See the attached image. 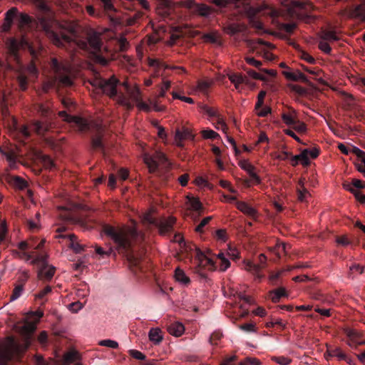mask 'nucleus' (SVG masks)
I'll list each match as a JSON object with an SVG mask.
<instances>
[{"label": "nucleus", "mask_w": 365, "mask_h": 365, "mask_svg": "<svg viewBox=\"0 0 365 365\" xmlns=\"http://www.w3.org/2000/svg\"><path fill=\"white\" fill-rule=\"evenodd\" d=\"M24 290V287H23V284H15L12 293L10 296L9 300L11 302H13L18 299L22 295Z\"/></svg>", "instance_id": "37"}, {"label": "nucleus", "mask_w": 365, "mask_h": 365, "mask_svg": "<svg viewBox=\"0 0 365 365\" xmlns=\"http://www.w3.org/2000/svg\"><path fill=\"white\" fill-rule=\"evenodd\" d=\"M267 261V257L264 254H261L259 255V264L253 265L252 264V279L255 280H260L264 277V275L259 273V271L262 268L265 266Z\"/></svg>", "instance_id": "25"}, {"label": "nucleus", "mask_w": 365, "mask_h": 365, "mask_svg": "<svg viewBox=\"0 0 365 365\" xmlns=\"http://www.w3.org/2000/svg\"><path fill=\"white\" fill-rule=\"evenodd\" d=\"M297 193L298 200L301 202L307 200L310 196V193L306 187H297Z\"/></svg>", "instance_id": "45"}, {"label": "nucleus", "mask_w": 365, "mask_h": 365, "mask_svg": "<svg viewBox=\"0 0 365 365\" xmlns=\"http://www.w3.org/2000/svg\"><path fill=\"white\" fill-rule=\"evenodd\" d=\"M78 359V353L76 351H71L64 354L63 358V365H68Z\"/></svg>", "instance_id": "38"}, {"label": "nucleus", "mask_w": 365, "mask_h": 365, "mask_svg": "<svg viewBox=\"0 0 365 365\" xmlns=\"http://www.w3.org/2000/svg\"><path fill=\"white\" fill-rule=\"evenodd\" d=\"M95 133L91 138V148L93 150L100 151L103 156H106V148L103 141L104 130L101 125L96 124L94 126Z\"/></svg>", "instance_id": "13"}, {"label": "nucleus", "mask_w": 365, "mask_h": 365, "mask_svg": "<svg viewBox=\"0 0 365 365\" xmlns=\"http://www.w3.org/2000/svg\"><path fill=\"white\" fill-rule=\"evenodd\" d=\"M229 79L235 84V88L239 91H242L246 87H250L249 78L239 73H231L229 75Z\"/></svg>", "instance_id": "17"}, {"label": "nucleus", "mask_w": 365, "mask_h": 365, "mask_svg": "<svg viewBox=\"0 0 365 365\" xmlns=\"http://www.w3.org/2000/svg\"><path fill=\"white\" fill-rule=\"evenodd\" d=\"M319 151L317 148L304 149L299 154L300 163L304 166L309 165L311 158H316L319 155Z\"/></svg>", "instance_id": "18"}, {"label": "nucleus", "mask_w": 365, "mask_h": 365, "mask_svg": "<svg viewBox=\"0 0 365 365\" xmlns=\"http://www.w3.org/2000/svg\"><path fill=\"white\" fill-rule=\"evenodd\" d=\"M321 38L329 42L336 41L339 39V35L334 31H324L321 34Z\"/></svg>", "instance_id": "33"}, {"label": "nucleus", "mask_w": 365, "mask_h": 365, "mask_svg": "<svg viewBox=\"0 0 365 365\" xmlns=\"http://www.w3.org/2000/svg\"><path fill=\"white\" fill-rule=\"evenodd\" d=\"M262 63L252 58V66L255 67L257 71L252 69V78L259 79L262 81H267L269 77H274L277 71L274 69L262 68Z\"/></svg>", "instance_id": "14"}, {"label": "nucleus", "mask_w": 365, "mask_h": 365, "mask_svg": "<svg viewBox=\"0 0 365 365\" xmlns=\"http://www.w3.org/2000/svg\"><path fill=\"white\" fill-rule=\"evenodd\" d=\"M283 122L289 126H293L295 122L298 120L295 111L290 113H284L282 115Z\"/></svg>", "instance_id": "30"}, {"label": "nucleus", "mask_w": 365, "mask_h": 365, "mask_svg": "<svg viewBox=\"0 0 365 365\" xmlns=\"http://www.w3.org/2000/svg\"><path fill=\"white\" fill-rule=\"evenodd\" d=\"M351 151L357 156L365 167V152L355 146L353 147Z\"/></svg>", "instance_id": "54"}, {"label": "nucleus", "mask_w": 365, "mask_h": 365, "mask_svg": "<svg viewBox=\"0 0 365 365\" xmlns=\"http://www.w3.org/2000/svg\"><path fill=\"white\" fill-rule=\"evenodd\" d=\"M59 237L62 238H68L70 240L69 247H71L76 253L80 254L84 250L85 247L77 241V237L74 234L61 235H59Z\"/></svg>", "instance_id": "24"}, {"label": "nucleus", "mask_w": 365, "mask_h": 365, "mask_svg": "<svg viewBox=\"0 0 365 365\" xmlns=\"http://www.w3.org/2000/svg\"><path fill=\"white\" fill-rule=\"evenodd\" d=\"M188 201L191 209L193 211L197 212L198 215H201L203 210V206L201 202L199 200V199L191 197H188Z\"/></svg>", "instance_id": "32"}, {"label": "nucleus", "mask_w": 365, "mask_h": 365, "mask_svg": "<svg viewBox=\"0 0 365 365\" xmlns=\"http://www.w3.org/2000/svg\"><path fill=\"white\" fill-rule=\"evenodd\" d=\"M37 111L42 119L34 120L30 125V129L39 135H43L52 128L56 115L48 104L38 105Z\"/></svg>", "instance_id": "4"}, {"label": "nucleus", "mask_w": 365, "mask_h": 365, "mask_svg": "<svg viewBox=\"0 0 365 365\" xmlns=\"http://www.w3.org/2000/svg\"><path fill=\"white\" fill-rule=\"evenodd\" d=\"M13 185L20 190H23L27 186V182L21 177L14 176L11 179Z\"/></svg>", "instance_id": "41"}, {"label": "nucleus", "mask_w": 365, "mask_h": 365, "mask_svg": "<svg viewBox=\"0 0 365 365\" xmlns=\"http://www.w3.org/2000/svg\"><path fill=\"white\" fill-rule=\"evenodd\" d=\"M201 133L204 138L212 140L220 138V135L212 130H203Z\"/></svg>", "instance_id": "46"}, {"label": "nucleus", "mask_w": 365, "mask_h": 365, "mask_svg": "<svg viewBox=\"0 0 365 365\" xmlns=\"http://www.w3.org/2000/svg\"><path fill=\"white\" fill-rule=\"evenodd\" d=\"M272 360L279 365H289L292 359L284 356H272Z\"/></svg>", "instance_id": "47"}, {"label": "nucleus", "mask_w": 365, "mask_h": 365, "mask_svg": "<svg viewBox=\"0 0 365 365\" xmlns=\"http://www.w3.org/2000/svg\"><path fill=\"white\" fill-rule=\"evenodd\" d=\"M83 305L81 302H76L69 304V309L71 312L76 313L83 307Z\"/></svg>", "instance_id": "63"}, {"label": "nucleus", "mask_w": 365, "mask_h": 365, "mask_svg": "<svg viewBox=\"0 0 365 365\" xmlns=\"http://www.w3.org/2000/svg\"><path fill=\"white\" fill-rule=\"evenodd\" d=\"M51 291H52L51 287V286H46L42 290H41L40 292H38V293L34 294L35 299H36L43 300L47 294H48L49 293H51Z\"/></svg>", "instance_id": "50"}, {"label": "nucleus", "mask_w": 365, "mask_h": 365, "mask_svg": "<svg viewBox=\"0 0 365 365\" xmlns=\"http://www.w3.org/2000/svg\"><path fill=\"white\" fill-rule=\"evenodd\" d=\"M336 242L341 246L346 247L351 245V241L349 240L346 235H342L336 237Z\"/></svg>", "instance_id": "60"}, {"label": "nucleus", "mask_w": 365, "mask_h": 365, "mask_svg": "<svg viewBox=\"0 0 365 365\" xmlns=\"http://www.w3.org/2000/svg\"><path fill=\"white\" fill-rule=\"evenodd\" d=\"M50 67L55 75V80L60 84L64 86H71L73 84L68 66L53 58L50 62Z\"/></svg>", "instance_id": "8"}, {"label": "nucleus", "mask_w": 365, "mask_h": 365, "mask_svg": "<svg viewBox=\"0 0 365 365\" xmlns=\"http://www.w3.org/2000/svg\"><path fill=\"white\" fill-rule=\"evenodd\" d=\"M283 75L287 78L292 81H300L304 83L308 82V78L306 77V76L298 71L296 72L283 71Z\"/></svg>", "instance_id": "28"}, {"label": "nucleus", "mask_w": 365, "mask_h": 365, "mask_svg": "<svg viewBox=\"0 0 365 365\" xmlns=\"http://www.w3.org/2000/svg\"><path fill=\"white\" fill-rule=\"evenodd\" d=\"M167 330L170 334L175 336H180L183 334L185 328L182 324L180 322H175L169 324Z\"/></svg>", "instance_id": "27"}, {"label": "nucleus", "mask_w": 365, "mask_h": 365, "mask_svg": "<svg viewBox=\"0 0 365 365\" xmlns=\"http://www.w3.org/2000/svg\"><path fill=\"white\" fill-rule=\"evenodd\" d=\"M14 19H17L18 27L21 32L32 27L34 21L32 17L25 13H19L17 8L12 7L5 14L4 22L2 26L4 31L9 32L10 31Z\"/></svg>", "instance_id": "5"}, {"label": "nucleus", "mask_w": 365, "mask_h": 365, "mask_svg": "<svg viewBox=\"0 0 365 365\" xmlns=\"http://www.w3.org/2000/svg\"><path fill=\"white\" fill-rule=\"evenodd\" d=\"M212 219V216H208L202 219L199 225L195 228V231L198 233L204 232L205 227L211 221Z\"/></svg>", "instance_id": "43"}, {"label": "nucleus", "mask_w": 365, "mask_h": 365, "mask_svg": "<svg viewBox=\"0 0 365 365\" xmlns=\"http://www.w3.org/2000/svg\"><path fill=\"white\" fill-rule=\"evenodd\" d=\"M103 232L113 240L118 251L126 257L130 267L141 270L140 256L135 255L133 245L141 244L145 240V235L135 227L115 228L110 225H104Z\"/></svg>", "instance_id": "1"}, {"label": "nucleus", "mask_w": 365, "mask_h": 365, "mask_svg": "<svg viewBox=\"0 0 365 365\" xmlns=\"http://www.w3.org/2000/svg\"><path fill=\"white\" fill-rule=\"evenodd\" d=\"M341 15L348 19L365 21V3L349 6L341 11Z\"/></svg>", "instance_id": "15"}, {"label": "nucleus", "mask_w": 365, "mask_h": 365, "mask_svg": "<svg viewBox=\"0 0 365 365\" xmlns=\"http://www.w3.org/2000/svg\"><path fill=\"white\" fill-rule=\"evenodd\" d=\"M7 43L11 56L18 61L19 45L17 41L15 38H9Z\"/></svg>", "instance_id": "31"}, {"label": "nucleus", "mask_w": 365, "mask_h": 365, "mask_svg": "<svg viewBox=\"0 0 365 365\" xmlns=\"http://www.w3.org/2000/svg\"><path fill=\"white\" fill-rule=\"evenodd\" d=\"M344 187L346 190L355 194L359 192L355 188L361 189L365 187V183L359 179H354L351 183H344Z\"/></svg>", "instance_id": "29"}, {"label": "nucleus", "mask_w": 365, "mask_h": 365, "mask_svg": "<svg viewBox=\"0 0 365 365\" xmlns=\"http://www.w3.org/2000/svg\"><path fill=\"white\" fill-rule=\"evenodd\" d=\"M236 206L237 208L240 210L242 212L250 215H251V207L245 203V202L242 201H237L236 202Z\"/></svg>", "instance_id": "42"}, {"label": "nucleus", "mask_w": 365, "mask_h": 365, "mask_svg": "<svg viewBox=\"0 0 365 365\" xmlns=\"http://www.w3.org/2000/svg\"><path fill=\"white\" fill-rule=\"evenodd\" d=\"M319 48L321 51L326 53H329L331 52V47L329 46V42L321 38L319 43Z\"/></svg>", "instance_id": "55"}, {"label": "nucleus", "mask_w": 365, "mask_h": 365, "mask_svg": "<svg viewBox=\"0 0 365 365\" xmlns=\"http://www.w3.org/2000/svg\"><path fill=\"white\" fill-rule=\"evenodd\" d=\"M327 350L324 354V356L327 361H329L330 358L333 356H336L339 361L347 360V356L342 351L340 348L336 347L331 349L327 344Z\"/></svg>", "instance_id": "23"}, {"label": "nucleus", "mask_w": 365, "mask_h": 365, "mask_svg": "<svg viewBox=\"0 0 365 365\" xmlns=\"http://www.w3.org/2000/svg\"><path fill=\"white\" fill-rule=\"evenodd\" d=\"M238 165L245 170L247 172L250 176H251V163L248 160H240Z\"/></svg>", "instance_id": "57"}, {"label": "nucleus", "mask_w": 365, "mask_h": 365, "mask_svg": "<svg viewBox=\"0 0 365 365\" xmlns=\"http://www.w3.org/2000/svg\"><path fill=\"white\" fill-rule=\"evenodd\" d=\"M195 12L202 16L207 17L210 14L211 9L205 4H197L196 6Z\"/></svg>", "instance_id": "40"}, {"label": "nucleus", "mask_w": 365, "mask_h": 365, "mask_svg": "<svg viewBox=\"0 0 365 365\" xmlns=\"http://www.w3.org/2000/svg\"><path fill=\"white\" fill-rule=\"evenodd\" d=\"M344 332L351 341H354L360 337L361 334L355 329H345Z\"/></svg>", "instance_id": "53"}, {"label": "nucleus", "mask_w": 365, "mask_h": 365, "mask_svg": "<svg viewBox=\"0 0 365 365\" xmlns=\"http://www.w3.org/2000/svg\"><path fill=\"white\" fill-rule=\"evenodd\" d=\"M282 4L287 7V11L291 15H297L298 11L302 7V4L298 1L278 0Z\"/></svg>", "instance_id": "26"}, {"label": "nucleus", "mask_w": 365, "mask_h": 365, "mask_svg": "<svg viewBox=\"0 0 365 365\" xmlns=\"http://www.w3.org/2000/svg\"><path fill=\"white\" fill-rule=\"evenodd\" d=\"M289 245L283 242L277 243L275 247L273 248V252L279 257H281L282 253L287 254V250L289 248Z\"/></svg>", "instance_id": "39"}, {"label": "nucleus", "mask_w": 365, "mask_h": 365, "mask_svg": "<svg viewBox=\"0 0 365 365\" xmlns=\"http://www.w3.org/2000/svg\"><path fill=\"white\" fill-rule=\"evenodd\" d=\"M292 269V267H289L287 269H281L276 272H272L269 274L268 277V281L271 284H277L279 282V278L284 274V273L287 271H289Z\"/></svg>", "instance_id": "34"}, {"label": "nucleus", "mask_w": 365, "mask_h": 365, "mask_svg": "<svg viewBox=\"0 0 365 365\" xmlns=\"http://www.w3.org/2000/svg\"><path fill=\"white\" fill-rule=\"evenodd\" d=\"M219 7H226L233 5L241 16L247 18L248 22H251V4L250 0H210Z\"/></svg>", "instance_id": "9"}, {"label": "nucleus", "mask_w": 365, "mask_h": 365, "mask_svg": "<svg viewBox=\"0 0 365 365\" xmlns=\"http://www.w3.org/2000/svg\"><path fill=\"white\" fill-rule=\"evenodd\" d=\"M175 277L178 282H181L183 284H188L190 282L189 277L186 276L184 271L180 268H177L175 269Z\"/></svg>", "instance_id": "36"}, {"label": "nucleus", "mask_w": 365, "mask_h": 365, "mask_svg": "<svg viewBox=\"0 0 365 365\" xmlns=\"http://www.w3.org/2000/svg\"><path fill=\"white\" fill-rule=\"evenodd\" d=\"M350 274L351 275H356V274H361L364 271V267L359 264H354L349 267Z\"/></svg>", "instance_id": "49"}, {"label": "nucleus", "mask_w": 365, "mask_h": 365, "mask_svg": "<svg viewBox=\"0 0 365 365\" xmlns=\"http://www.w3.org/2000/svg\"><path fill=\"white\" fill-rule=\"evenodd\" d=\"M32 317H36L35 322L26 320L22 326L19 327V334L23 337L25 344L29 346L33 340V334L36 329V324L38 320L43 317V313L42 312H31Z\"/></svg>", "instance_id": "10"}, {"label": "nucleus", "mask_w": 365, "mask_h": 365, "mask_svg": "<svg viewBox=\"0 0 365 365\" xmlns=\"http://www.w3.org/2000/svg\"><path fill=\"white\" fill-rule=\"evenodd\" d=\"M170 81H164L163 85L161 86L160 93L158 96H157L158 98H164L165 96L167 91H168L170 88Z\"/></svg>", "instance_id": "56"}, {"label": "nucleus", "mask_w": 365, "mask_h": 365, "mask_svg": "<svg viewBox=\"0 0 365 365\" xmlns=\"http://www.w3.org/2000/svg\"><path fill=\"white\" fill-rule=\"evenodd\" d=\"M265 96L266 92L264 91H261L257 96L255 110L257 115L259 117L267 116L269 113H271V108L268 106H262Z\"/></svg>", "instance_id": "16"}, {"label": "nucleus", "mask_w": 365, "mask_h": 365, "mask_svg": "<svg viewBox=\"0 0 365 365\" xmlns=\"http://www.w3.org/2000/svg\"><path fill=\"white\" fill-rule=\"evenodd\" d=\"M56 268L52 265H46L39 267L38 272V277L41 280L49 281L52 279L55 274Z\"/></svg>", "instance_id": "22"}, {"label": "nucleus", "mask_w": 365, "mask_h": 365, "mask_svg": "<svg viewBox=\"0 0 365 365\" xmlns=\"http://www.w3.org/2000/svg\"><path fill=\"white\" fill-rule=\"evenodd\" d=\"M122 86L124 88L125 91L128 95V99L130 98L134 102H137L140 100V91L138 86L131 87L127 81L122 82Z\"/></svg>", "instance_id": "21"}, {"label": "nucleus", "mask_w": 365, "mask_h": 365, "mask_svg": "<svg viewBox=\"0 0 365 365\" xmlns=\"http://www.w3.org/2000/svg\"><path fill=\"white\" fill-rule=\"evenodd\" d=\"M220 269L222 272H225L227 269L230 266V262L226 257H221L220 260L218 262Z\"/></svg>", "instance_id": "59"}, {"label": "nucleus", "mask_w": 365, "mask_h": 365, "mask_svg": "<svg viewBox=\"0 0 365 365\" xmlns=\"http://www.w3.org/2000/svg\"><path fill=\"white\" fill-rule=\"evenodd\" d=\"M142 220L146 225L156 227L161 235H165L173 230L176 219L174 217L157 219L153 217L150 212H145L142 217Z\"/></svg>", "instance_id": "7"}, {"label": "nucleus", "mask_w": 365, "mask_h": 365, "mask_svg": "<svg viewBox=\"0 0 365 365\" xmlns=\"http://www.w3.org/2000/svg\"><path fill=\"white\" fill-rule=\"evenodd\" d=\"M6 234H7L6 225L5 223L1 222L0 224V244L5 242Z\"/></svg>", "instance_id": "62"}, {"label": "nucleus", "mask_w": 365, "mask_h": 365, "mask_svg": "<svg viewBox=\"0 0 365 365\" xmlns=\"http://www.w3.org/2000/svg\"><path fill=\"white\" fill-rule=\"evenodd\" d=\"M98 4L112 21L118 23V20L112 16V14L115 13L117 11L113 5V0H98Z\"/></svg>", "instance_id": "20"}, {"label": "nucleus", "mask_w": 365, "mask_h": 365, "mask_svg": "<svg viewBox=\"0 0 365 365\" xmlns=\"http://www.w3.org/2000/svg\"><path fill=\"white\" fill-rule=\"evenodd\" d=\"M61 103L63 107L67 109V110H61L58 113V117L62 120L68 123H73L81 132L91 131L92 126L86 119L68 113V112H71V108L73 107V102L71 100L62 98Z\"/></svg>", "instance_id": "6"}, {"label": "nucleus", "mask_w": 365, "mask_h": 365, "mask_svg": "<svg viewBox=\"0 0 365 365\" xmlns=\"http://www.w3.org/2000/svg\"><path fill=\"white\" fill-rule=\"evenodd\" d=\"M272 299L273 302H277L282 297L286 296V290L283 287L275 289L272 292Z\"/></svg>", "instance_id": "48"}, {"label": "nucleus", "mask_w": 365, "mask_h": 365, "mask_svg": "<svg viewBox=\"0 0 365 365\" xmlns=\"http://www.w3.org/2000/svg\"><path fill=\"white\" fill-rule=\"evenodd\" d=\"M17 80H18V83H19L20 88L23 91L26 90L27 88V85H28V79H27L26 76L21 74L18 76Z\"/></svg>", "instance_id": "61"}, {"label": "nucleus", "mask_w": 365, "mask_h": 365, "mask_svg": "<svg viewBox=\"0 0 365 365\" xmlns=\"http://www.w3.org/2000/svg\"><path fill=\"white\" fill-rule=\"evenodd\" d=\"M90 83L98 91V93L101 92L107 95L127 109L133 108L128 97L121 91H118V86H122V83L115 76H112L109 78H103L98 73L90 81Z\"/></svg>", "instance_id": "2"}, {"label": "nucleus", "mask_w": 365, "mask_h": 365, "mask_svg": "<svg viewBox=\"0 0 365 365\" xmlns=\"http://www.w3.org/2000/svg\"><path fill=\"white\" fill-rule=\"evenodd\" d=\"M16 350V344L13 338L0 341V365H7L11 361Z\"/></svg>", "instance_id": "12"}, {"label": "nucleus", "mask_w": 365, "mask_h": 365, "mask_svg": "<svg viewBox=\"0 0 365 365\" xmlns=\"http://www.w3.org/2000/svg\"><path fill=\"white\" fill-rule=\"evenodd\" d=\"M240 299V308L242 309L241 315L245 317L249 313V307L251 305V298L247 294L240 291L237 293Z\"/></svg>", "instance_id": "19"}, {"label": "nucleus", "mask_w": 365, "mask_h": 365, "mask_svg": "<svg viewBox=\"0 0 365 365\" xmlns=\"http://www.w3.org/2000/svg\"><path fill=\"white\" fill-rule=\"evenodd\" d=\"M292 128L298 133H305L307 130V125L297 120Z\"/></svg>", "instance_id": "58"}, {"label": "nucleus", "mask_w": 365, "mask_h": 365, "mask_svg": "<svg viewBox=\"0 0 365 365\" xmlns=\"http://www.w3.org/2000/svg\"><path fill=\"white\" fill-rule=\"evenodd\" d=\"M100 346H106L112 349H117L118 347V343L111 339H104L98 342Z\"/></svg>", "instance_id": "52"}, {"label": "nucleus", "mask_w": 365, "mask_h": 365, "mask_svg": "<svg viewBox=\"0 0 365 365\" xmlns=\"http://www.w3.org/2000/svg\"><path fill=\"white\" fill-rule=\"evenodd\" d=\"M46 257L47 256L46 255H38L32 260L31 263L33 264H39L40 267H44L48 264L46 262Z\"/></svg>", "instance_id": "51"}, {"label": "nucleus", "mask_w": 365, "mask_h": 365, "mask_svg": "<svg viewBox=\"0 0 365 365\" xmlns=\"http://www.w3.org/2000/svg\"><path fill=\"white\" fill-rule=\"evenodd\" d=\"M143 161L148 166L149 172L151 173H155L160 165H163L165 168L170 165L166 155L161 152H155L153 155L145 154Z\"/></svg>", "instance_id": "11"}, {"label": "nucleus", "mask_w": 365, "mask_h": 365, "mask_svg": "<svg viewBox=\"0 0 365 365\" xmlns=\"http://www.w3.org/2000/svg\"><path fill=\"white\" fill-rule=\"evenodd\" d=\"M161 331L160 329H151L149 331V339L155 344H159L163 340V336L160 334Z\"/></svg>", "instance_id": "35"}, {"label": "nucleus", "mask_w": 365, "mask_h": 365, "mask_svg": "<svg viewBox=\"0 0 365 365\" xmlns=\"http://www.w3.org/2000/svg\"><path fill=\"white\" fill-rule=\"evenodd\" d=\"M130 355L138 360H144L145 359V356L140 351L138 350L131 349L129 351Z\"/></svg>", "instance_id": "64"}, {"label": "nucleus", "mask_w": 365, "mask_h": 365, "mask_svg": "<svg viewBox=\"0 0 365 365\" xmlns=\"http://www.w3.org/2000/svg\"><path fill=\"white\" fill-rule=\"evenodd\" d=\"M68 30L71 31V34H68L72 36L71 42H63L60 45H56L58 47H63L66 49L75 48L80 47L82 49L87 50L89 47L94 51L98 52L101 50L102 41L100 36L96 32H91L88 34V38L86 41H77L76 39V34L73 28H67Z\"/></svg>", "instance_id": "3"}, {"label": "nucleus", "mask_w": 365, "mask_h": 365, "mask_svg": "<svg viewBox=\"0 0 365 365\" xmlns=\"http://www.w3.org/2000/svg\"><path fill=\"white\" fill-rule=\"evenodd\" d=\"M148 65L150 67H153L157 69L167 68V66H165V63L160 61V59L148 58Z\"/></svg>", "instance_id": "44"}]
</instances>
